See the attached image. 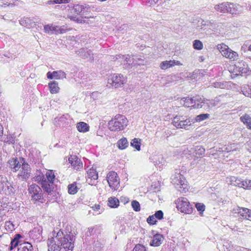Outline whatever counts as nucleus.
I'll list each match as a JSON object with an SVG mask.
<instances>
[{
  "instance_id": "1",
  "label": "nucleus",
  "mask_w": 251,
  "mask_h": 251,
  "mask_svg": "<svg viewBox=\"0 0 251 251\" xmlns=\"http://www.w3.org/2000/svg\"><path fill=\"white\" fill-rule=\"evenodd\" d=\"M128 122L124 115L117 114L108 122V128L112 131L122 130L127 126Z\"/></svg>"
},
{
  "instance_id": "2",
  "label": "nucleus",
  "mask_w": 251,
  "mask_h": 251,
  "mask_svg": "<svg viewBox=\"0 0 251 251\" xmlns=\"http://www.w3.org/2000/svg\"><path fill=\"white\" fill-rule=\"evenodd\" d=\"M171 182L176 188L181 193H186L188 190L187 182L185 178L180 174L179 170L176 169L175 174L171 177Z\"/></svg>"
},
{
  "instance_id": "3",
  "label": "nucleus",
  "mask_w": 251,
  "mask_h": 251,
  "mask_svg": "<svg viewBox=\"0 0 251 251\" xmlns=\"http://www.w3.org/2000/svg\"><path fill=\"white\" fill-rule=\"evenodd\" d=\"M28 191L31 200L34 203H43L45 201L41 188L36 184L28 186Z\"/></svg>"
},
{
  "instance_id": "4",
  "label": "nucleus",
  "mask_w": 251,
  "mask_h": 251,
  "mask_svg": "<svg viewBox=\"0 0 251 251\" xmlns=\"http://www.w3.org/2000/svg\"><path fill=\"white\" fill-rule=\"evenodd\" d=\"M194 123L190 117L181 115H176L173 119L172 124L177 128L188 130Z\"/></svg>"
},
{
  "instance_id": "5",
  "label": "nucleus",
  "mask_w": 251,
  "mask_h": 251,
  "mask_svg": "<svg viewBox=\"0 0 251 251\" xmlns=\"http://www.w3.org/2000/svg\"><path fill=\"white\" fill-rule=\"evenodd\" d=\"M127 81L126 77L121 74H114L108 78V84L115 88L122 87Z\"/></svg>"
},
{
  "instance_id": "6",
  "label": "nucleus",
  "mask_w": 251,
  "mask_h": 251,
  "mask_svg": "<svg viewBox=\"0 0 251 251\" xmlns=\"http://www.w3.org/2000/svg\"><path fill=\"white\" fill-rule=\"evenodd\" d=\"M176 207L181 212L190 214L193 211V208L187 198L181 197L176 202Z\"/></svg>"
},
{
  "instance_id": "7",
  "label": "nucleus",
  "mask_w": 251,
  "mask_h": 251,
  "mask_svg": "<svg viewBox=\"0 0 251 251\" xmlns=\"http://www.w3.org/2000/svg\"><path fill=\"white\" fill-rule=\"evenodd\" d=\"M106 178L109 187L114 191L117 190L120 187V178L117 174L114 171L109 172Z\"/></svg>"
},
{
  "instance_id": "8",
  "label": "nucleus",
  "mask_w": 251,
  "mask_h": 251,
  "mask_svg": "<svg viewBox=\"0 0 251 251\" xmlns=\"http://www.w3.org/2000/svg\"><path fill=\"white\" fill-rule=\"evenodd\" d=\"M48 251H60L61 242L59 236H52L48 239Z\"/></svg>"
},
{
  "instance_id": "9",
  "label": "nucleus",
  "mask_w": 251,
  "mask_h": 251,
  "mask_svg": "<svg viewBox=\"0 0 251 251\" xmlns=\"http://www.w3.org/2000/svg\"><path fill=\"white\" fill-rule=\"evenodd\" d=\"M25 162V159L23 157H13L8 160V167L12 172H17Z\"/></svg>"
},
{
  "instance_id": "10",
  "label": "nucleus",
  "mask_w": 251,
  "mask_h": 251,
  "mask_svg": "<svg viewBox=\"0 0 251 251\" xmlns=\"http://www.w3.org/2000/svg\"><path fill=\"white\" fill-rule=\"evenodd\" d=\"M62 251H73L74 248L73 236H63L61 237Z\"/></svg>"
},
{
  "instance_id": "11",
  "label": "nucleus",
  "mask_w": 251,
  "mask_h": 251,
  "mask_svg": "<svg viewBox=\"0 0 251 251\" xmlns=\"http://www.w3.org/2000/svg\"><path fill=\"white\" fill-rule=\"evenodd\" d=\"M17 177L22 180H26L30 176L31 168L30 165L25 161L19 169Z\"/></svg>"
},
{
  "instance_id": "12",
  "label": "nucleus",
  "mask_w": 251,
  "mask_h": 251,
  "mask_svg": "<svg viewBox=\"0 0 251 251\" xmlns=\"http://www.w3.org/2000/svg\"><path fill=\"white\" fill-rule=\"evenodd\" d=\"M218 48L222 54L231 61L234 60V52L225 45H219Z\"/></svg>"
},
{
  "instance_id": "13",
  "label": "nucleus",
  "mask_w": 251,
  "mask_h": 251,
  "mask_svg": "<svg viewBox=\"0 0 251 251\" xmlns=\"http://www.w3.org/2000/svg\"><path fill=\"white\" fill-rule=\"evenodd\" d=\"M74 12L77 15H84L89 14L91 11L90 7L88 5L76 4L73 7Z\"/></svg>"
},
{
  "instance_id": "14",
  "label": "nucleus",
  "mask_w": 251,
  "mask_h": 251,
  "mask_svg": "<svg viewBox=\"0 0 251 251\" xmlns=\"http://www.w3.org/2000/svg\"><path fill=\"white\" fill-rule=\"evenodd\" d=\"M238 217L239 219H246L251 221V210L246 208L236 207V218Z\"/></svg>"
},
{
  "instance_id": "15",
  "label": "nucleus",
  "mask_w": 251,
  "mask_h": 251,
  "mask_svg": "<svg viewBox=\"0 0 251 251\" xmlns=\"http://www.w3.org/2000/svg\"><path fill=\"white\" fill-rule=\"evenodd\" d=\"M251 73L248 67V65L244 61L238 62L236 64V77L241 76H246V74Z\"/></svg>"
},
{
  "instance_id": "16",
  "label": "nucleus",
  "mask_w": 251,
  "mask_h": 251,
  "mask_svg": "<svg viewBox=\"0 0 251 251\" xmlns=\"http://www.w3.org/2000/svg\"><path fill=\"white\" fill-rule=\"evenodd\" d=\"M68 161L71 164L74 169L76 170H79L83 167L82 162L76 155H71L68 158Z\"/></svg>"
},
{
  "instance_id": "17",
  "label": "nucleus",
  "mask_w": 251,
  "mask_h": 251,
  "mask_svg": "<svg viewBox=\"0 0 251 251\" xmlns=\"http://www.w3.org/2000/svg\"><path fill=\"white\" fill-rule=\"evenodd\" d=\"M47 76L48 79H50L53 78L61 79L66 77V74L64 71L59 70L53 71V72H49L47 74Z\"/></svg>"
},
{
  "instance_id": "18",
  "label": "nucleus",
  "mask_w": 251,
  "mask_h": 251,
  "mask_svg": "<svg viewBox=\"0 0 251 251\" xmlns=\"http://www.w3.org/2000/svg\"><path fill=\"white\" fill-rule=\"evenodd\" d=\"M87 182L92 185L94 183V181L98 178V173L95 169L93 167L87 171Z\"/></svg>"
},
{
  "instance_id": "19",
  "label": "nucleus",
  "mask_w": 251,
  "mask_h": 251,
  "mask_svg": "<svg viewBox=\"0 0 251 251\" xmlns=\"http://www.w3.org/2000/svg\"><path fill=\"white\" fill-rule=\"evenodd\" d=\"M77 54L83 58L93 60V53L90 50L81 48L77 51Z\"/></svg>"
},
{
  "instance_id": "20",
  "label": "nucleus",
  "mask_w": 251,
  "mask_h": 251,
  "mask_svg": "<svg viewBox=\"0 0 251 251\" xmlns=\"http://www.w3.org/2000/svg\"><path fill=\"white\" fill-rule=\"evenodd\" d=\"M175 65H182V64L179 61H164L160 63V67L162 70H166Z\"/></svg>"
},
{
  "instance_id": "21",
  "label": "nucleus",
  "mask_w": 251,
  "mask_h": 251,
  "mask_svg": "<svg viewBox=\"0 0 251 251\" xmlns=\"http://www.w3.org/2000/svg\"><path fill=\"white\" fill-rule=\"evenodd\" d=\"M41 186L43 190L46 192L48 195L51 194V192L53 191V182L47 181V180H44L42 182Z\"/></svg>"
},
{
  "instance_id": "22",
  "label": "nucleus",
  "mask_w": 251,
  "mask_h": 251,
  "mask_svg": "<svg viewBox=\"0 0 251 251\" xmlns=\"http://www.w3.org/2000/svg\"><path fill=\"white\" fill-rule=\"evenodd\" d=\"M116 58L117 59H122V61H123L124 62H126V63L128 65L134 66V56L130 57L128 55H127L125 56L122 54H119L116 55Z\"/></svg>"
},
{
  "instance_id": "23",
  "label": "nucleus",
  "mask_w": 251,
  "mask_h": 251,
  "mask_svg": "<svg viewBox=\"0 0 251 251\" xmlns=\"http://www.w3.org/2000/svg\"><path fill=\"white\" fill-rule=\"evenodd\" d=\"M244 189H251V180L236 179V186Z\"/></svg>"
},
{
  "instance_id": "24",
  "label": "nucleus",
  "mask_w": 251,
  "mask_h": 251,
  "mask_svg": "<svg viewBox=\"0 0 251 251\" xmlns=\"http://www.w3.org/2000/svg\"><path fill=\"white\" fill-rule=\"evenodd\" d=\"M240 120L248 129H251V117L250 115L245 114L240 117Z\"/></svg>"
},
{
  "instance_id": "25",
  "label": "nucleus",
  "mask_w": 251,
  "mask_h": 251,
  "mask_svg": "<svg viewBox=\"0 0 251 251\" xmlns=\"http://www.w3.org/2000/svg\"><path fill=\"white\" fill-rule=\"evenodd\" d=\"M198 97H193V98H183L182 99V100L184 101V105L187 107H193V103H195V101H198Z\"/></svg>"
},
{
  "instance_id": "26",
  "label": "nucleus",
  "mask_w": 251,
  "mask_h": 251,
  "mask_svg": "<svg viewBox=\"0 0 251 251\" xmlns=\"http://www.w3.org/2000/svg\"><path fill=\"white\" fill-rule=\"evenodd\" d=\"M76 128L80 132H86L89 130V125L85 122H80L76 124Z\"/></svg>"
},
{
  "instance_id": "27",
  "label": "nucleus",
  "mask_w": 251,
  "mask_h": 251,
  "mask_svg": "<svg viewBox=\"0 0 251 251\" xmlns=\"http://www.w3.org/2000/svg\"><path fill=\"white\" fill-rule=\"evenodd\" d=\"M49 87L51 94H56L59 92L58 83L56 81H52L49 83Z\"/></svg>"
},
{
  "instance_id": "28",
  "label": "nucleus",
  "mask_w": 251,
  "mask_h": 251,
  "mask_svg": "<svg viewBox=\"0 0 251 251\" xmlns=\"http://www.w3.org/2000/svg\"><path fill=\"white\" fill-rule=\"evenodd\" d=\"M163 240V236H153V238L150 242L151 246H159Z\"/></svg>"
},
{
  "instance_id": "29",
  "label": "nucleus",
  "mask_w": 251,
  "mask_h": 251,
  "mask_svg": "<svg viewBox=\"0 0 251 251\" xmlns=\"http://www.w3.org/2000/svg\"><path fill=\"white\" fill-rule=\"evenodd\" d=\"M33 247L31 244L27 242L20 245L18 251H32Z\"/></svg>"
},
{
  "instance_id": "30",
  "label": "nucleus",
  "mask_w": 251,
  "mask_h": 251,
  "mask_svg": "<svg viewBox=\"0 0 251 251\" xmlns=\"http://www.w3.org/2000/svg\"><path fill=\"white\" fill-rule=\"evenodd\" d=\"M150 160L155 165H157L160 164H161L163 161V157L161 155H152L150 158Z\"/></svg>"
},
{
  "instance_id": "31",
  "label": "nucleus",
  "mask_w": 251,
  "mask_h": 251,
  "mask_svg": "<svg viewBox=\"0 0 251 251\" xmlns=\"http://www.w3.org/2000/svg\"><path fill=\"white\" fill-rule=\"evenodd\" d=\"M19 22L21 25L27 28H30L32 26V24H33L32 21L27 17L21 19Z\"/></svg>"
},
{
  "instance_id": "32",
  "label": "nucleus",
  "mask_w": 251,
  "mask_h": 251,
  "mask_svg": "<svg viewBox=\"0 0 251 251\" xmlns=\"http://www.w3.org/2000/svg\"><path fill=\"white\" fill-rule=\"evenodd\" d=\"M227 5H228V2L222 3L216 5L214 8L218 12L225 13L226 12V10H227Z\"/></svg>"
},
{
  "instance_id": "33",
  "label": "nucleus",
  "mask_w": 251,
  "mask_h": 251,
  "mask_svg": "<svg viewBox=\"0 0 251 251\" xmlns=\"http://www.w3.org/2000/svg\"><path fill=\"white\" fill-rule=\"evenodd\" d=\"M5 187L6 190L4 191L5 194L12 195L15 193V188L13 186V185L11 184V182L7 181V185Z\"/></svg>"
},
{
  "instance_id": "34",
  "label": "nucleus",
  "mask_w": 251,
  "mask_h": 251,
  "mask_svg": "<svg viewBox=\"0 0 251 251\" xmlns=\"http://www.w3.org/2000/svg\"><path fill=\"white\" fill-rule=\"evenodd\" d=\"M119 201L115 197H110L108 199V205L112 208H116L119 206Z\"/></svg>"
},
{
  "instance_id": "35",
  "label": "nucleus",
  "mask_w": 251,
  "mask_h": 251,
  "mask_svg": "<svg viewBox=\"0 0 251 251\" xmlns=\"http://www.w3.org/2000/svg\"><path fill=\"white\" fill-rule=\"evenodd\" d=\"M205 153V149L201 146H197L195 148V154L197 157H202Z\"/></svg>"
},
{
  "instance_id": "36",
  "label": "nucleus",
  "mask_w": 251,
  "mask_h": 251,
  "mask_svg": "<svg viewBox=\"0 0 251 251\" xmlns=\"http://www.w3.org/2000/svg\"><path fill=\"white\" fill-rule=\"evenodd\" d=\"M242 93L246 97L251 98V87L249 85H245L241 88Z\"/></svg>"
},
{
  "instance_id": "37",
  "label": "nucleus",
  "mask_w": 251,
  "mask_h": 251,
  "mask_svg": "<svg viewBox=\"0 0 251 251\" xmlns=\"http://www.w3.org/2000/svg\"><path fill=\"white\" fill-rule=\"evenodd\" d=\"M118 147L120 149L123 150L128 146V141L126 138L121 139L118 142Z\"/></svg>"
},
{
  "instance_id": "38",
  "label": "nucleus",
  "mask_w": 251,
  "mask_h": 251,
  "mask_svg": "<svg viewBox=\"0 0 251 251\" xmlns=\"http://www.w3.org/2000/svg\"><path fill=\"white\" fill-rule=\"evenodd\" d=\"M195 97H198L199 100H198V101H195V103H193V108H201L202 106V103H205L203 101V100H202V98L200 96H196Z\"/></svg>"
},
{
  "instance_id": "39",
  "label": "nucleus",
  "mask_w": 251,
  "mask_h": 251,
  "mask_svg": "<svg viewBox=\"0 0 251 251\" xmlns=\"http://www.w3.org/2000/svg\"><path fill=\"white\" fill-rule=\"evenodd\" d=\"M22 236H16L11 241V246L10 247V250H12L14 248H16L18 246L19 243V239Z\"/></svg>"
},
{
  "instance_id": "40",
  "label": "nucleus",
  "mask_w": 251,
  "mask_h": 251,
  "mask_svg": "<svg viewBox=\"0 0 251 251\" xmlns=\"http://www.w3.org/2000/svg\"><path fill=\"white\" fill-rule=\"evenodd\" d=\"M131 146L135 148L137 151L140 150V140L138 138L133 139L131 142Z\"/></svg>"
},
{
  "instance_id": "41",
  "label": "nucleus",
  "mask_w": 251,
  "mask_h": 251,
  "mask_svg": "<svg viewBox=\"0 0 251 251\" xmlns=\"http://www.w3.org/2000/svg\"><path fill=\"white\" fill-rule=\"evenodd\" d=\"M45 32L49 34H52L56 30V27L52 25H47L44 26Z\"/></svg>"
},
{
  "instance_id": "42",
  "label": "nucleus",
  "mask_w": 251,
  "mask_h": 251,
  "mask_svg": "<svg viewBox=\"0 0 251 251\" xmlns=\"http://www.w3.org/2000/svg\"><path fill=\"white\" fill-rule=\"evenodd\" d=\"M46 179L47 181L53 182L54 180L55 176L54 172L51 171L50 170L48 171L46 173Z\"/></svg>"
},
{
  "instance_id": "43",
  "label": "nucleus",
  "mask_w": 251,
  "mask_h": 251,
  "mask_svg": "<svg viewBox=\"0 0 251 251\" xmlns=\"http://www.w3.org/2000/svg\"><path fill=\"white\" fill-rule=\"evenodd\" d=\"M144 65V60L137 55L134 56V66Z\"/></svg>"
},
{
  "instance_id": "44",
  "label": "nucleus",
  "mask_w": 251,
  "mask_h": 251,
  "mask_svg": "<svg viewBox=\"0 0 251 251\" xmlns=\"http://www.w3.org/2000/svg\"><path fill=\"white\" fill-rule=\"evenodd\" d=\"M77 192L76 183H73L68 185V192L70 194H75Z\"/></svg>"
},
{
  "instance_id": "45",
  "label": "nucleus",
  "mask_w": 251,
  "mask_h": 251,
  "mask_svg": "<svg viewBox=\"0 0 251 251\" xmlns=\"http://www.w3.org/2000/svg\"><path fill=\"white\" fill-rule=\"evenodd\" d=\"M193 46L195 49L198 50H201L203 48V44L202 42L199 40H194Z\"/></svg>"
},
{
  "instance_id": "46",
  "label": "nucleus",
  "mask_w": 251,
  "mask_h": 251,
  "mask_svg": "<svg viewBox=\"0 0 251 251\" xmlns=\"http://www.w3.org/2000/svg\"><path fill=\"white\" fill-rule=\"evenodd\" d=\"M210 115L208 114H201L198 115L196 118V122H201L205 119H208Z\"/></svg>"
},
{
  "instance_id": "47",
  "label": "nucleus",
  "mask_w": 251,
  "mask_h": 251,
  "mask_svg": "<svg viewBox=\"0 0 251 251\" xmlns=\"http://www.w3.org/2000/svg\"><path fill=\"white\" fill-rule=\"evenodd\" d=\"M92 209L96 212L97 214H100L103 211V208L100 204H95L91 207Z\"/></svg>"
},
{
  "instance_id": "48",
  "label": "nucleus",
  "mask_w": 251,
  "mask_h": 251,
  "mask_svg": "<svg viewBox=\"0 0 251 251\" xmlns=\"http://www.w3.org/2000/svg\"><path fill=\"white\" fill-rule=\"evenodd\" d=\"M235 150L234 144L232 146L231 145L225 146L224 148H222V151H226L227 152L233 151Z\"/></svg>"
},
{
  "instance_id": "49",
  "label": "nucleus",
  "mask_w": 251,
  "mask_h": 251,
  "mask_svg": "<svg viewBox=\"0 0 251 251\" xmlns=\"http://www.w3.org/2000/svg\"><path fill=\"white\" fill-rule=\"evenodd\" d=\"M131 206L134 211L138 212L140 210V204L138 201H133L131 202Z\"/></svg>"
},
{
  "instance_id": "50",
  "label": "nucleus",
  "mask_w": 251,
  "mask_h": 251,
  "mask_svg": "<svg viewBox=\"0 0 251 251\" xmlns=\"http://www.w3.org/2000/svg\"><path fill=\"white\" fill-rule=\"evenodd\" d=\"M234 11H235L234 4L233 3L228 2V5H227V10H226V12L233 14H234Z\"/></svg>"
},
{
  "instance_id": "51",
  "label": "nucleus",
  "mask_w": 251,
  "mask_h": 251,
  "mask_svg": "<svg viewBox=\"0 0 251 251\" xmlns=\"http://www.w3.org/2000/svg\"><path fill=\"white\" fill-rule=\"evenodd\" d=\"M147 221L148 223L151 225H153L155 224L157 222V221L156 220V218L154 217V216L153 215L150 216L147 218Z\"/></svg>"
},
{
  "instance_id": "52",
  "label": "nucleus",
  "mask_w": 251,
  "mask_h": 251,
  "mask_svg": "<svg viewBox=\"0 0 251 251\" xmlns=\"http://www.w3.org/2000/svg\"><path fill=\"white\" fill-rule=\"evenodd\" d=\"M132 251H146L145 246L138 244L135 245Z\"/></svg>"
},
{
  "instance_id": "53",
  "label": "nucleus",
  "mask_w": 251,
  "mask_h": 251,
  "mask_svg": "<svg viewBox=\"0 0 251 251\" xmlns=\"http://www.w3.org/2000/svg\"><path fill=\"white\" fill-rule=\"evenodd\" d=\"M4 142L8 143L9 144H14L15 143V138L9 135L7 136L4 140Z\"/></svg>"
},
{
  "instance_id": "54",
  "label": "nucleus",
  "mask_w": 251,
  "mask_h": 251,
  "mask_svg": "<svg viewBox=\"0 0 251 251\" xmlns=\"http://www.w3.org/2000/svg\"><path fill=\"white\" fill-rule=\"evenodd\" d=\"M218 100H207L205 103L209 107H212L217 105Z\"/></svg>"
},
{
  "instance_id": "55",
  "label": "nucleus",
  "mask_w": 251,
  "mask_h": 251,
  "mask_svg": "<svg viewBox=\"0 0 251 251\" xmlns=\"http://www.w3.org/2000/svg\"><path fill=\"white\" fill-rule=\"evenodd\" d=\"M153 215L156 219L158 220H161L163 218L164 214L162 210H158Z\"/></svg>"
},
{
  "instance_id": "56",
  "label": "nucleus",
  "mask_w": 251,
  "mask_h": 251,
  "mask_svg": "<svg viewBox=\"0 0 251 251\" xmlns=\"http://www.w3.org/2000/svg\"><path fill=\"white\" fill-rule=\"evenodd\" d=\"M5 228L7 230L12 231L14 229V225L10 221L6 222Z\"/></svg>"
},
{
  "instance_id": "57",
  "label": "nucleus",
  "mask_w": 251,
  "mask_h": 251,
  "mask_svg": "<svg viewBox=\"0 0 251 251\" xmlns=\"http://www.w3.org/2000/svg\"><path fill=\"white\" fill-rule=\"evenodd\" d=\"M196 207L197 208L198 211L200 212H202L205 210V205L201 203H197L196 204Z\"/></svg>"
},
{
  "instance_id": "58",
  "label": "nucleus",
  "mask_w": 251,
  "mask_h": 251,
  "mask_svg": "<svg viewBox=\"0 0 251 251\" xmlns=\"http://www.w3.org/2000/svg\"><path fill=\"white\" fill-rule=\"evenodd\" d=\"M235 181V177L234 176H229L226 178V182L230 185H234V182Z\"/></svg>"
},
{
  "instance_id": "59",
  "label": "nucleus",
  "mask_w": 251,
  "mask_h": 251,
  "mask_svg": "<svg viewBox=\"0 0 251 251\" xmlns=\"http://www.w3.org/2000/svg\"><path fill=\"white\" fill-rule=\"evenodd\" d=\"M7 180H3L1 181H0V190H1L3 192L6 190V186L7 185Z\"/></svg>"
},
{
  "instance_id": "60",
  "label": "nucleus",
  "mask_w": 251,
  "mask_h": 251,
  "mask_svg": "<svg viewBox=\"0 0 251 251\" xmlns=\"http://www.w3.org/2000/svg\"><path fill=\"white\" fill-rule=\"evenodd\" d=\"M6 219L5 213L4 210H0V224Z\"/></svg>"
},
{
  "instance_id": "61",
  "label": "nucleus",
  "mask_w": 251,
  "mask_h": 251,
  "mask_svg": "<svg viewBox=\"0 0 251 251\" xmlns=\"http://www.w3.org/2000/svg\"><path fill=\"white\" fill-rule=\"evenodd\" d=\"M44 180H46V178L43 175H39L36 177V180L38 182H40L41 185H42V182Z\"/></svg>"
},
{
  "instance_id": "62",
  "label": "nucleus",
  "mask_w": 251,
  "mask_h": 251,
  "mask_svg": "<svg viewBox=\"0 0 251 251\" xmlns=\"http://www.w3.org/2000/svg\"><path fill=\"white\" fill-rule=\"evenodd\" d=\"M158 0H147V3L150 5L155 4Z\"/></svg>"
},
{
  "instance_id": "63",
  "label": "nucleus",
  "mask_w": 251,
  "mask_h": 251,
  "mask_svg": "<svg viewBox=\"0 0 251 251\" xmlns=\"http://www.w3.org/2000/svg\"><path fill=\"white\" fill-rule=\"evenodd\" d=\"M201 24L202 25H210L212 24V23L211 22V21H202Z\"/></svg>"
},
{
  "instance_id": "64",
  "label": "nucleus",
  "mask_w": 251,
  "mask_h": 251,
  "mask_svg": "<svg viewBox=\"0 0 251 251\" xmlns=\"http://www.w3.org/2000/svg\"><path fill=\"white\" fill-rule=\"evenodd\" d=\"M94 229V228H89L87 232H89V233L90 234H97V233L95 232V231L94 232H93ZM87 233L88 234V233L87 232Z\"/></svg>"
}]
</instances>
